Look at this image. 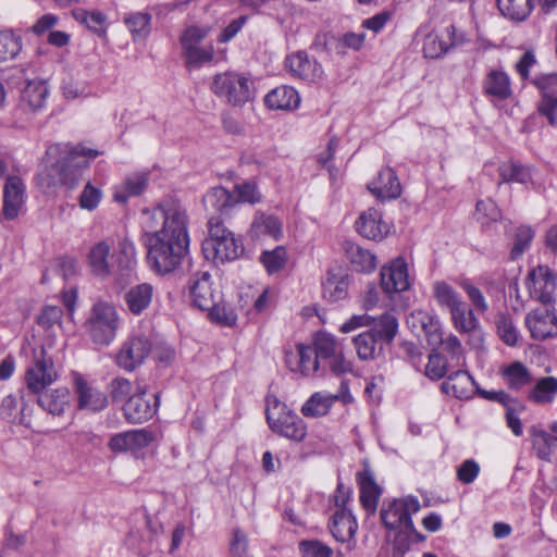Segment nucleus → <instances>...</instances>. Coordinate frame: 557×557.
<instances>
[{
	"mask_svg": "<svg viewBox=\"0 0 557 557\" xmlns=\"http://www.w3.org/2000/svg\"><path fill=\"white\" fill-rule=\"evenodd\" d=\"M255 235H269L274 239H280L282 236V223L274 215H265L264 213H257L251 225Z\"/></svg>",
	"mask_w": 557,
	"mask_h": 557,
	"instance_id": "nucleus-45",
	"label": "nucleus"
},
{
	"mask_svg": "<svg viewBox=\"0 0 557 557\" xmlns=\"http://www.w3.org/2000/svg\"><path fill=\"white\" fill-rule=\"evenodd\" d=\"M110 256L111 245L107 240L97 242L90 247L87 255V264L95 276L106 278L111 275Z\"/></svg>",
	"mask_w": 557,
	"mask_h": 557,
	"instance_id": "nucleus-25",
	"label": "nucleus"
},
{
	"mask_svg": "<svg viewBox=\"0 0 557 557\" xmlns=\"http://www.w3.org/2000/svg\"><path fill=\"white\" fill-rule=\"evenodd\" d=\"M312 347L318 359L326 361L343 350L342 344L336 339V337L325 332H319L315 335Z\"/></svg>",
	"mask_w": 557,
	"mask_h": 557,
	"instance_id": "nucleus-44",
	"label": "nucleus"
},
{
	"mask_svg": "<svg viewBox=\"0 0 557 557\" xmlns=\"http://www.w3.org/2000/svg\"><path fill=\"white\" fill-rule=\"evenodd\" d=\"M370 332H373L374 336L380 343L391 344L398 331V321L393 313L386 312L379 318H374V321L370 325Z\"/></svg>",
	"mask_w": 557,
	"mask_h": 557,
	"instance_id": "nucleus-38",
	"label": "nucleus"
},
{
	"mask_svg": "<svg viewBox=\"0 0 557 557\" xmlns=\"http://www.w3.org/2000/svg\"><path fill=\"white\" fill-rule=\"evenodd\" d=\"M286 67L294 77L306 82H318L323 77L322 65L309 58L305 51H298L286 59Z\"/></svg>",
	"mask_w": 557,
	"mask_h": 557,
	"instance_id": "nucleus-18",
	"label": "nucleus"
},
{
	"mask_svg": "<svg viewBox=\"0 0 557 557\" xmlns=\"http://www.w3.org/2000/svg\"><path fill=\"white\" fill-rule=\"evenodd\" d=\"M432 295L437 306L448 312L463 301L460 294L445 281H435L432 284Z\"/></svg>",
	"mask_w": 557,
	"mask_h": 557,
	"instance_id": "nucleus-36",
	"label": "nucleus"
},
{
	"mask_svg": "<svg viewBox=\"0 0 557 557\" xmlns=\"http://www.w3.org/2000/svg\"><path fill=\"white\" fill-rule=\"evenodd\" d=\"M420 510V502L414 496L394 499L381 509V519L389 530L404 528L413 529L411 516Z\"/></svg>",
	"mask_w": 557,
	"mask_h": 557,
	"instance_id": "nucleus-7",
	"label": "nucleus"
},
{
	"mask_svg": "<svg viewBox=\"0 0 557 557\" xmlns=\"http://www.w3.org/2000/svg\"><path fill=\"white\" fill-rule=\"evenodd\" d=\"M126 545L141 557L149 556L156 548L154 537L150 532L141 534L138 531H132L126 537Z\"/></svg>",
	"mask_w": 557,
	"mask_h": 557,
	"instance_id": "nucleus-49",
	"label": "nucleus"
},
{
	"mask_svg": "<svg viewBox=\"0 0 557 557\" xmlns=\"http://www.w3.org/2000/svg\"><path fill=\"white\" fill-rule=\"evenodd\" d=\"M148 182V172H135L126 175L121 183L114 186V201L126 203L129 198L140 196L147 189Z\"/></svg>",
	"mask_w": 557,
	"mask_h": 557,
	"instance_id": "nucleus-23",
	"label": "nucleus"
},
{
	"mask_svg": "<svg viewBox=\"0 0 557 557\" xmlns=\"http://www.w3.org/2000/svg\"><path fill=\"white\" fill-rule=\"evenodd\" d=\"M264 102L272 110H292L298 107L300 97L295 88L280 86L265 96Z\"/></svg>",
	"mask_w": 557,
	"mask_h": 557,
	"instance_id": "nucleus-31",
	"label": "nucleus"
},
{
	"mask_svg": "<svg viewBox=\"0 0 557 557\" xmlns=\"http://www.w3.org/2000/svg\"><path fill=\"white\" fill-rule=\"evenodd\" d=\"M248 537L240 529H234L230 542L232 557H249Z\"/></svg>",
	"mask_w": 557,
	"mask_h": 557,
	"instance_id": "nucleus-64",
	"label": "nucleus"
},
{
	"mask_svg": "<svg viewBox=\"0 0 557 557\" xmlns=\"http://www.w3.org/2000/svg\"><path fill=\"white\" fill-rule=\"evenodd\" d=\"M252 83L238 72L227 71L213 77L212 92L233 107H242L252 99Z\"/></svg>",
	"mask_w": 557,
	"mask_h": 557,
	"instance_id": "nucleus-4",
	"label": "nucleus"
},
{
	"mask_svg": "<svg viewBox=\"0 0 557 557\" xmlns=\"http://www.w3.org/2000/svg\"><path fill=\"white\" fill-rule=\"evenodd\" d=\"M357 356L362 361L374 360L382 348H377L380 341L374 336L373 332L366 331L355 336L352 339Z\"/></svg>",
	"mask_w": 557,
	"mask_h": 557,
	"instance_id": "nucleus-41",
	"label": "nucleus"
},
{
	"mask_svg": "<svg viewBox=\"0 0 557 557\" xmlns=\"http://www.w3.org/2000/svg\"><path fill=\"white\" fill-rule=\"evenodd\" d=\"M485 96L498 101L507 100L512 95L511 79L502 69H491L482 81Z\"/></svg>",
	"mask_w": 557,
	"mask_h": 557,
	"instance_id": "nucleus-22",
	"label": "nucleus"
},
{
	"mask_svg": "<svg viewBox=\"0 0 557 557\" xmlns=\"http://www.w3.org/2000/svg\"><path fill=\"white\" fill-rule=\"evenodd\" d=\"M411 323L414 327L418 324L420 325L430 344H437L440 339V323L436 319L424 311H417L411 314Z\"/></svg>",
	"mask_w": 557,
	"mask_h": 557,
	"instance_id": "nucleus-47",
	"label": "nucleus"
},
{
	"mask_svg": "<svg viewBox=\"0 0 557 557\" xmlns=\"http://www.w3.org/2000/svg\"><path fill=\"white\" fill-rule=\"evenodd\" d=\"M141 214L149 268L158 274L174 271L189 247L187 209L175 199H164Z\"/></svg>",
	"mask_w": 557,
	"mask_h": 557,
	"instance_id": "nucleus-1",
	"label": "nucleus"
},
{
	"mask_svg": "<svg viewBox=\"0 0 557 557\" xmlns=\"http://www.w3.org/2000/svg\"><path fill=\"white\" fill-rule=\"evenodd\" d=\"M499 12L513 22H523L534 8L533 0H497Z\"/></svg>",
	"mask_w": 557,
	"mask_h": 557,
	"instance_id": "nucleus-37",
	"label": "nucleus"
},
{
	"mask_svg": "<svg viewBox=\"0 0 557 557\" xmlns=\"http://www.w3.org/2000/svg\"><path fill=\"white\" fill-rule=\"evenodd\" d=\"M534 238V231L527 225H521L516 230L512 247L510 249V259L517 260L531 246Z\"/></svg>",
	"mask_w": 557,
	"mask_h": 557,
	"instance_id": "nucleus-52",
	"label": "nucleus"
},
{
	"mask_svg": "<svg viewBox=\"0 0 557 557\" xmlns=\"http://www.w3.org/2000/svg\"><path fill=\"white\" fill-rule=\"evenodd\" d=\"M153 433L147 429L133 430L113 435L108 446L113 453L137 451L153 441Z\"/></svg>",
	"mask_w": 557,
	"mask_h": 557,
	"instance_id": "nucleus-17",
	"label": "nucleus"
},
{
	"mask_svg": "<svg viewBox=\"0 0 557 557\" xmlns=\"http://www.w3.org/2000/svg\"><path fill=\"white\" fill-rule=\"evenodd\" d=\"M208 311L210 320L214 323L223 326H233L236 323L237 314L234 309L225 304L218 302V300Z\"/></svg>",
	"mask_w": 557,
	"mask_h": 557,
	"instance_id": "nucleus-56",
	"label": "nucleus"
},
{
	"mask_svg": "<svg viewBox=\"0 0 557 557\" xmlns=\"http://www.w3.org/2000/svg\"><path fill=\"white\" fill-rule=\"evenodd\" d=\"M500 216V211L492 199L480 200L475 206V219L482 225H490Z\"/></svg>",
	"mask_w": 557,
	"mask_h": 557,
	"instance_id": "nucleus-55",
	"label": "nucleus"
},
{
	"mask_svg": "<svg viewBox=\"0 0 557 557\" xmlns=\"http://www.w3.org/2000/svg\"><path fill=\"white\" fill-rule=\"evenodd\" d=\"M287 368L302 376H313L320 367V361L312 346L297 344L295 350H286Z\"/></svg>",
	"mask_w": 557,
	"mask_h": 557,
	"instance_id": "nucleus-15",
	"label": "nucleus"
},
{
	"mask_svg": "<svg viewBox=\"0 0 557 557\" xmlns=\"http://www.w3.org/2000/svg\"><path fill=\"white\" fill-rule=\"evenodd\" d=\"M267 420L270 429L274 432L295 442H302L307 435V425L304 420L290 412H281L277 418L268 410Z\"/></svg>",
	"mask_w": 557,
	"mask_h": 557,
	"instance_id": "nucleus-12",
	"label": "nucleus"
},
{
	"mask_svg": "<svg viewBox=\"0 0 557 557\" xmlns=\"http://www.w3.org/2000/svg\"><path fill=\"white\" fill-rule=\"evenodd\" d=\"M73 17L98 36H104L107 33V15L101 11H87L77 8L72 11Z\"/></svg>",
	"mask_w": 557,
	"mask_h": 557,
	"instance_id": "nucleus-40",
	"label": "nucleus"
},
{
	"mask_svg": "<svg viewBox=\"0 0 557 557\" xmlns=\"http://www.w3.org/2000/svg\"><path fill=\"white\" fill-rule=\"evenodd\" d=\"M98 154L97 150L67 143L49 146L45 157L48 185L62 184L73 188L78 183L83 170L88 166L89 160Z\"/></svg>",
	"mask_w": 557,
	"mask_h": 557,
	"instance_id": "nucleus-2",
	"label": "nucleus"
},
{
	"mask_svg": "<svg viewBox=\"0 0 557 557\" xmlns=\"http://www.w3.org/2000/svg\"><path fill=\"white\" fill-rule=\"evenodd\" d=\"M302 557H332L333 550L318 540H305L299 543Z\"/></svg>",
	"mask_w": 557,
	"mask_h": 557,
	"instance_id": "nucleus-60",
	"label": "nucleus"
},
{
	"mask_svg": "<svg viewBox=\"0 0 557 557\" xmlns=\"http://www.w3.org/2000/svg\"><path fill=\"white\" fill-rule=\"evenodd\" d=\"M345 252L350 262L360 272H371L376 268V257L357 244L345 243Z\"/></svg>",
	"mask_w": 557,
	"mask_h": 557,
	"instance_id": "nucleus-39",
	"label": "nucleus"
},
{
	"mask_svg": "<svg viewBox=\"0 0 557 557\" xmlns=\"http://www.w3.org/2000/svg\"><path fill=\"white\" fill-rule=\"evenodd\" d=\"M557 396V379L544 376L539 379L528 393V399L534 404L546 405Z\"/></svg>",
	"mask_w": 557,
	"mask_h": 557,
	"instance_id": "nucleus-35",
	"label": "nucleus"
},
{
	"mask_svg": "<svg viewBox=\"0 0 557 557\" xmlns=\"http://www.w3.org/2000/svg\"><path fill=\"white\" fill-rule=\"evenodd\" d=\"M357 232L372 240H382L388 233L389 226L382 220V214L374 208L362 212L356 221Z\"/></svg>",
	"mask_w": 557,
	"mask_h": 557,
	"instance_id": "nucleus-20",
	"label": "nucleus"
},
{
	"mask_svg": "<svg viewBox=\"0 0 557 557\" xmlns=\"http://www.w3.org/2000/svg\"><path fill=\"white\" fill-rule=\"evenodd\" d=\"M208 224L209 237L202 243L207 259L223 263L237 259L244 252L242 242L223 226L219 218L211 216Z\"/></svg>",
	"mask_w": 557,
	"mask_h": 557,
	"instance_id": "nucleus-3",
	"label": "nucleus"
},
{
	"mask_svg": "<svg viewBox=\"0 0 557 557\" xmlns=\"http://www.w3.org/2000/svg\"><path fill=\"white\" fill-rule=\"evenodd\" d=\"M348 293V276L341 268L331 269L322 283V295L327 301L344 299Z\"/></svg>",
	"mask_w": 557,
	"mask_h": 557,
	"instance_id": "nucleus-26",
	"label": "nucleus"
},
{
	"mask_svg": "<svg viewBox=\"0 0 557 557\" xmlns=\"http://www.w3.org/2000/svg\"><path fill=\"white\" fill-rule=\"evenodd\" d=\"M449 46L436 34H429L423 44V52L426 58H437L446 53Z\"/></svg>",
	"mask_w": 557,
	"mask_h": 557,
	"instance_id": "nucleus-63",
	"label": "nucleus"
},
{
	"mask_svg": "<svg viewBox=\"0 0 557 557\" xmlns=\"http://www.w3.org/2000/svg\"><path fill=\"white\" fill-rule=\"evenodd\" d=\"M49 87L42 81H29L21 92L20 107L24 111L38 112L47 102Z\"/></svg>",
	"mask_w": 557,
	"mask_h": 557,
	"instance_id": "nucleus-24",
	"label": "nucleus"
},
{
	"mask_svg": "<svg viewBox=\"0 0 557 557\" xmlns=\"http://www.w3.org/2000/svg\"><path fill=\"white\" fill-rule=\"evenodd\" d=\"M503 376L507 385L512 389H520L531 382V374L521 362H513L503 370Z\"/></svg>",
	"mask_w": 557,
	"mask_h": 557,
	"instance_id": "nucleus-48",
	"label": "nucleus"
},
{
	"mask_svg": "<svg viewBox=\"0 0 557 557\" xmlns=\"http://www.w3.org/2000/svg\"><path fill=\"white\" fill-rule=\"evenodd\" d=\"M360 487V502L366 510L374 513L381 495V487L375 483L374 476L369 468L357 474Z\"/></svg>",
	"mask_w": 557,
	"mask_h": 557,
	"instance_id": "nucleus-29",
	"label": "nucleus"
},
{
	"mask_svg": "<svg viewBox=\"0 0 557 557\" xmlns=\"http://www.w3.org/2000/svg\"><path fill=\"white\" fill-rule=\"evenodd\" d=\"M208 33L206 27L189 26L182 34L181 44L188 67H200L213 59V47L200 46Z\"/></svg>",
	"mask_w": 557,
	"mask_h": 557,
	"instance_id": "nucleus-8",
	"label": "nucleus"
},
{
	"mask_svg": "<svg viewBox=\"0 0 557 557\" xmlns=\"http://www.w3.org/2000/svg\"><path fill=\"white\" fill-rule=\"evenodd\" d=\"M381 286L388 295L409 289L410 277L408 273V264L404 258L397 257L388 265H384L382 268Z\"/></svg>",
	"mask_w": 557,
	"mask_h": 557,
	"instance_id": "nucleus-14",
	"label": "nucleus"
},
{
	"mask_svg": "<svg viewBox=\"0 0 557 557\" xmlns=\"http://www.w3.org/2000/svg\"><path fill=\"white\" fill-rule=\"evenodd\" d=\"M159 407V395L147 394L146 387L137 386L123 406L125 419L131 423H143L151 419Z\"/></svg>",
	"mask_w": 557,
	"mask_h": 557,
	"instance_id": "nucleus-10",
	"label": "nucleus"
},
{
	"mask_svg": "<svg viewBox=\"0 0 557 557\" xmlns=\"http://www.w3.org/2000/svg\"><path fill=\"white\" fill-rule=\"evenodd\" d=\"M525 324L535 339H545L557 334V315L545 308L534 309L525 317Z\"/></svg>",
	"mask_w": 557,
	"mask_h": 557,
	"instance_id": "nucleus-19",
	"label": "nucleus"
},
{
	"mask_svg": "<svg viewBox=\"0 0 557 557\" xmlns=\"http://www.w3.org/2000/svg\"><path fill=\"white\" fill-rule=\"evenodd\" d=\"M189 296L194 306L201 310H208L215 305L220 294L213 287L209 272H199L189 280Z\"/></svg>",
	"mask_w": 557,
	"mask_h": 557,
	"instance_id": "nucleus-13",
	"label": "nucleus"
},
{
	"mask_svg": "<svg viewBox=\"0 0 557 557\" xmlns=\"http://www.w3.org/2000/svg\"><path fill=\"white\" fill-rule=\"evenodd\" d=\"M531 83L540 90L541 99L557 98V72L536 75Z\"/></svg>",
	"mask_w": 557,
	"mask_h": 557,
	"instance_id": "nucleus-58",
	"label": "nucleus"
},
{
	"mask_svg": "<svg viewBox=\"0 0 557 557\" xmlns=\"http://www.w3.org/2000/svg\"><path fill=\"white\" fill-rule=\"evenodd\" d=\"M469 385H474V380L466 371L458 370L453 372L441 385L443 393L453 395L456 398L469 397Z\"/></svg>",
	"mask_w": 557,
	"mask_h": 557,
	"instance_id": "nucleus-34",
	"label": "nucleus"
},
{
	"mask_svg": "<svg viewBox=\"0 0 557 557\" xmlns=\"http://www.w3.org/2000/svg\"><path fill=\"white\" fill-rule=\"evenodd\" d=\"M57 379L58 372L53 360L47 355L45 347L41 345L33 347L32 362L25 374L28 389L38 394L57 381Z\"/></svg>",
	"mask_w": 557,
	"mask_h": 557,
	"instance_id": "nucleus-6",
	"label": "nucleus"
},
{
	"mask_svg": "<svg viewBox=\"0 0 557 557\" xmlns=\"http://www.w3.org/2000/svg\"><path fill=\"white\" fill-rule=\"evenodd\" d=\"M86 326L95 344L109 345L114 339L119 327L115 308L108 302H97L92 307Z\"/></svg>",
	"mask_w": 557,
	"mask_h": 557,
	"instance_id": "nucleus-5",
	"label": "nucleus"
},
{
	"mask_svg": "<svg viewBox=\"0 0 557 557\" xmlns=\"http://www.w3.org/2000/svg\"><path fill=\"white\" fill-rule=\"evenodd\" d=\"M333 405L331 394L317 392L302 405L300 411L305 417L318 418L327 414Z\"/></svg>",
	"mask_w": 557,
	"mask_h": 557,
	"instance_id": "nucleus-42",
	"label": "nucleus"
},
{
	"mask_svg": "<svg viewBox=\"0 0 557 557\" xmlns=\"http://www.w3.org/2000/svg\"><path fill=\"white\" fill-rule=\"evenodd\" d=\"M498 172L500 176L499 184L510 182L527 184L532 178V171L530 168L512 161L503 163L499 166Z\"/></svg>",
	"mask_w": 557,
	"mask_h": 557,
	"instance_id": "nucleus-46",
	"label": "nucleus"
},
{
	"mask_svg": "<svg viewBox=\"0 0 557 557\" xmlns=\"http://www.w3.org/2000/svg\"><path fill=\"white\" fill-rule=\"evenodd\" d=\"M357 528V521L351 511L347 508H339L333 513L330 522V531L336 541L342 543L350 541Z\"/></svg>",
	"mask_w": 557,
	"mask_h": 557,
	"instance_id": "nucleus-27",
	"label": "nucleus"
},
{
	"mask_svg": "<svg viewBox=\"0 0 557 557\" xmlns=\"http://www.w3.org/2000/svg\"><path fill=\"white\" fill-rule=\"evenodd\" d=\"M532 435L533 448L537 457L543 460H550V448L556 443V436H552L543 430H534Z\"/></svg>",
	"mask_w": 557,
	"mask_h": 557,
	"instance_id": "nucleus-57",
	"label": "nucleus"
},
{
	"mask_svg": "<svg viewBox=\"0 0 557 557\" xmlns=\"http://www.w3.org/2000/svg\"><path fill=\"white\" fill-rule=\"evenodd\" d=\"M497 334L500 339L508 346H515L519 338V333L512 319L505 313H500L495 320Z\"/></svg>",
	"mask_w": 557,
	"mask_h": 557,
	"instance_id": "nucleus-53",
	"label": "nucleus"
},
{
	"mask_svg": "<svg viewBox=\"0 0 557 557\" xmlns=\"http://www.w3.org/2000/svg\"><path fill=\"white\" fill-rule=\"evenodd\" d=\"M150 351L151 342L147 336H131L123 343L117 352L116 364L126 371H134L147 359Z\"/></svg>",
	"mask_w": 557,
	"mask_h": 557,
	"instance_id": "nucleus-11",
	"label": "nucleus"
},
{
	"mask_svg": "<svg viewBox=\"0 0 557 557\" xmlns=\"http://www.w3.org/2000/svg\"><path fill=\"white\" fill-rule=\"evenodd\" d=\"M525 285L531 298L544 305L555 302L557 274L547 265H537L532 269L527 275Z\"/></svg>",
	"mask_w": 557,
	"mask_h": 557,
	"instance_id": "nucleus-9",
	"label": "nucleus"
},
{
	"mask_svg": "<svg viewBox=\"0 0 557 557\" xmlns=\"http://www.w3.org/2000/svg\"><path fill=\"white\" fill-rule=\"evenodd\" d=\"M134 39H144L150 32L151 16L148 13H134L124 18Z\"/></svg>",
	"mask_w": 557,
	"mask_h": 557,
	"instance_id": "nucleus-54",
	"label": "nucleus"
},
{
	"mask_svg": "<svg viewBox=\"0 0 557 557\" xmlns=\"http://www.w3.org/2000/svg\"><path fill=\"white\" fill-rule=\"evenodd\" d=\"M447 372V362L438 352L430 354L429 361L425 366V375L431 380H440Z\"/></svg>",
	"mask_w": 557,
	"mask_h": 557,
	"instance_id": "nucleus-62",
	"label": "nucleus"
},
{
	"mask_svg": "<svg viewBox=\"0 0 557 557\" xmlns=\"http://www.w3.org/2000/svg\"><path fill=\"white\" fill-rule=\"evenodd\" d=\"M101 198V189L95 187L90 183H87L79 195L78 201L82 209L92 211L98 207Z\"/></svg>",
	"mask_w": 557,
	"mask_h": 557,
	"instance_id": "nucleus-61",
	"label": "nucleus"
},
{
	"mask_svg": "<svg viewBox=\"0 0 557 557\" xmlns=\"http://www.w3.org/2000/svg\"><path fill=\"white\" fill-rule=\"evenodd\" d=\"M23 184L17 177H10L4 186L3 213L7 219H14L23 203Z\"/></svg>",
	"mask_w": 557,
	"mask_h": 557,
	"instance_id": "nucleus-32",
	"label": "nucleus"
},
{
	"mask_svg": "<svg viewBox=\"0 0 557 557\" xmlns=\"http://www.w3.org/2000/svg\"><path fill=\"white\" fill-rule=\"evenodd\" d=\"M37 403L50 414L62 416L71 406L72 395L69 388L59 387L40 394Z\"/></svg>",
	"mask_w": 557,
	"mask_h": 557,
	"instance_id": "nucleus-28",
	"label": "nucleus"
},
{
	"mask_svg": "<svg viewBox=\"0 0 557 557\" xmlns=\"http://www.w3.org/2000/svg\"><path fill=\"white\" fill-rule=\"evenodd\" d=\"M237 202L234 196L224 187L211 188L203 197V205L208 212L225 215Z\"/></svg>",
	"mask_w": 557,
	"mask_h": 557,
	"instance_id": "nucleus-33",
	"label": "nucleus"
},
{
	"mask_svg": "<svg viewBox=\"0 0 557 557\" xmlns=\"http://www.w3.org/2000/svg\"><path fill=\"white\" fill-rule=\"evenodd\" d=\"M154 288L149 283L129 287L124 295L127 309L135 315L143 313L152 302Z\"/></svg>",
	"mask_w": 557,
	"mask_h": 557,
	"instance_id": "nucleus-30",
	"label": "nucleus"
},
{
	"mask_svg": "<svg viewBox=\"0 0 557 557\" xmlns=\"http://www.w3.org/2000/svg\"><path fill=\"white\" fill-rule=\"evenodd\" d=\"M368 188L377 199H396L401 194L399 180L392 168L382 169L377 177L368 184Z\"/></svg>",
	"mask_w": 557,
	"mask_h": 557,
	"instance_id": "nucleus-21",
	"label": "nucleus"
},
{
	"mask_svg": "<svg viewBox=\"0 0 557 557\" xmlns=\"http://www.w3.org/2000/svg\"><path fill=\"white\" fill-rule=\"evenodd\" d=\"M74 387L79 409L98 412L107 408L109 404L108 396L88 383L82 375H75Z\"/></svg>",
	"mask_w": 557,
	"mask_h": 557,
	"instance_id": "nucleus-16",
	"label": "nucleus"
},
{
	"mask_svg": "<svg viewBox=\"0 0 557 557\" xmlns=\"http://www.w3.org/2000/svg\"><path fill=\"white\" fill-rule=\"evenodd\" d=\"M108 392L114 403L126 401L133 395V384L129 380L117 376L109 383Z\"/></svg>",
	"mask_w": 557,
	"mask_h": 557,
	"instance_id": "nucleus-59",
	"label": "nucleus"
},
{
	"mask_svg": "<svg viewBox=\"0 0 557 557\" xmlns=\"http://www.w3.org/2000/svg\"><path fill=\"white\" fill-rule=\"evenodd\" d=\"M22 50V39L11 30L0 32V62L13 60Z\"/></svg>",
	"mask_w": 557,
	"mask_h": 557,
	"instance_id": "nucleus-50",
	"label": "nucleus"
},
{
	"mask_svg": "<svg viewBox=\"0 0 557 557\" xmlns=\"http://www.w3.org/2000/svg\"><path fill=\"white\" fill-rule=\"evenodd\" d=\"M449 313L455 329L460 333H470L479 325V321L474 315L473 310L469 308L465 301L454 308V310L449 311Z\"/></svg>",
	"mask_w": 557,
	"mask_h": 557,
	"instance_id": "nucleus-43",
	"label": "nucleus"
},
{
	"mask_svg": "<svg viewBox=\"0 0 557 557\" xmlns=\"http://www.w3.org/2000/svg\"><path fill=\"white\" fill-rule=\"evenodd\" d=\"M287 261L285 247L277 246L273 250H265L260 256V262L264 265L269 274L281 271Z\"/></svg>",
	"mask_w": 557,
	"mask_h": 557,
	"instance_id": "nucleus-51",
	"label": "nucleus"
}]
</instances>
